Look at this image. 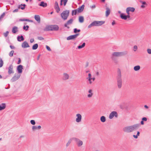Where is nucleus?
<instances>
[{
	"label": "nucleus",
	"mask_w": 151,
	"mask_h": 151,
	"mask_svg": "<svg viewBox=\"0 0 151 151\" xmlns=\"http://www.w3.org/2000/svg\"><path fill=\"white\" fill-rule=\"evenodd\" d=\"M138 127V125L137 124H134L124 127L123 129V130L126 133H131L136 130Z\"/></svg>",
	"instance_id": "1"
},
{
	"label": "nucleus",
	"mask_w": 151,
	"mask_h": 151,
	"mask_svg": "<svg viewBox=\"0 0 151 151\" xmlns=\"http://www.w3.org/2000/svg\"><path fill=\"white\" fill-rule=\"evenodd\" d=\"M59 27L57 25H52L47 26L44 29L45 31H57L58 30Z\"/></svg>",
	"instance_id": "2"
},
{
	"label": "nucleus",
	"mask_w": 151,
	"mask_h": 151,
	"mask_svg": "<svg viewBox=\"0 0 151 151\" xmlns=\"http://www.w3.org/2000/svg\"><path fill=\"white\" fill-rule=\"evenodd\" d=\"M86 79L88 84L89 85H91L95 81L96 78L94 76H92L91 73H89Z\"/></svg>",
	"instance_id": "3"
},
{
	"label": "nucleus",
	"mask_w": 151,
	"mask_h": 151,
	"mask_svg": "<svg viewBox=\"0 0 151 151\" xmlns=\"http://www.w3.org/2000/svg\"><path fill=\"white\" fill-rule=\"evenodd\" d=\"M105 22L104 21H95L89 25L88 27L90 28L92 26H99L101 25Z\"/></svg>",
	"instance_id": "4"
},
{
	"label": "nucleus",
	"mask_w": 151,
	"mask_h": 151,
	"mask_svg": "<svg viewBox=\"0 0 151 151\" xmlns=\"http://www.w3.org/2000/svg\"><path fill=\"white\" fill-rule=\"evenodd\" d=\"M69 10H66L63 11L61 14V16L62 18L64 20L67 19L69 15Z\"/></svg>",
	"instance_id": "5"
},
{
	"label": "nucleus",
	"mask_w": 151,
	"mask_h": 151,
	"mask_svg": "<svg viewBox=\"0 0 151 151\" xmlns=\"http://www.w3.org/2000/svg\"><path fill=\"white\" fill-rule=\"evenodd\" d=\"M73 140L75 141L76 144L78 147H81L83 144V142L78 138L74 137L72 138Z\"/></svg>",
	"instance_id": "6"
},
{
	"label": "nucleus",
	"mask_w": 151,
	"mask_h": 151,
	"mask_svg": "<svg viewBox=\"0 0 151 151\" xmlns=\"http://www.w3.org/2000/svg\"><path fill=\"white\" fill-rule=\"evenodd\" d=\"M124 53L123 52H114L112 54V57H119L123 56L124 55Z\"/></svg>",
	"instance_id": "7"
},
{
	"label": "nucleus",
	"mask_w": 151,
	"mask_h": 151,
	"mask_svg": "<svg viewBox=\"0 0 151 151\" xmlns=\"http://www.w3.org/2000/svg\"><path fill=\"white\" fill-rule=\"evenodd\" d=\"M20 76V74L15 73L14 76L11 79V81L12 82H14L18 80Z\"/></svg>",
	"instance_id": "8"
},
{
	"label": "nucleus",
	"mask_w": 151,
	"mask_h": 151,
	"mask_svg": "<svg viewBox=\"0 0 151 151\" xmlns=\"http://www.w3.org/2000/svg\"><path fill=\"white\" fill-rule=\"evenodd\" d=\"M117 116L118 115L117 113L115 111H113L110 114L109 118L110 119H112L114 116L117 117Z\"/></svg>",
	"instance_id": "9"
},
{
	"label": "nucleus",
	"mask_w": 151,
	"mask_h": 151,
	"mask_svg": "<svg viewBox=\"0 0 151 151\" xmlns=\"http://www.w3.org/2000/svg\"><path fill=\"white\" fill-rule=\"evenodd\" d=\"M73 19L72 18L70 19L69 20H68L66 23L64 24V27H67L68 29L69 28V27L68 26V25L71 24L73 22Z\"/></svg>",
	"instance_id": "10"
},
{
	"label": "nucleus",
	"mask_w": 151,
	"mask_h": 151,
	"mask_svg": "<svg viewBox=\"0 0 151 151\" xmlns=\"http://www.w3.org/2000/svg\"><path fill=\"white\" fill-rule=\"evenodd\" d=\"M120 16L122 19L125 20H127V19H129L130 18V16L129 15H126L124 13L123 14H121Z\"/></svg>",
	"instance_id": "11"
},
{
	"label": "nucleus",
	"mask_w": 151,
	"mask_h": 151,
	"mask_svg": "<svg viewBox=\"0 0 151 151\" xmlns=\"http://www.w3.org/2000/svg\"><path fill=\"white\" fill-rule=\"evenodd\" d=\"M121 77V75L120 74V78L118 79L117 81V86L118 88H120L122 87V80Z\"/></svg>",
	"instance_id": "12"
},
{
	"label": "nucleus",
	"mask_w": 151,
	"mask_h": 151,
	"mask_svg": "<svg viewBox=\"0 0 151 151\" xmlns=\"http://www.w3.org/2000/svg\"><path fill=\"white\" fill-rule=\"evenodd\" d=\"M135 9L133 7H128L126 9V12L127 14L129 15V12H134V11Z\"/></svg>",
	"instance_id": "13"
},
{
	"label": "nucleus",
	"mask_w": 151,
	"mask_h": 151,
	"mask_svg": "<svg viewBox=\"0 0 151 151\" xmlns=\"http://www.w3.org/2000/svg\"><path fill=\"white\" fill-rule=\"evenodd\" d=\"M13 66L12 64L10 65L8 67V73L10 75L12 73H14V71L13 70Z\"/></svg>",
	"instance_id": "14"
},
{
	"label": "nucleus",
	"mask_w": 151,
	"mask_h": 151,
	"mask_svg": "<svg viewBox=\"0 0 151 151\" xmlns=\"http://www.w3.org/2000/svg\"><path fill=\"white\" fill-rule=\"evenodd\" d=\"M23 66L21 65H18L17 67V71L19 73H21L22 72Z\"/></svg>",
	"instance_id": "15"
},
{
	"label": "nucleus",
	"mask_w": 151,
	"mask_h": 151,
	"mask_svg": "<svg viewBox=\"0 0 151 151\" xmlns=\"http://www.w3.org/2000/svg\"><path fill=\"white\" fill-rule=\"evenodd\" d=\"M79 35V34H76L75 35H70L67 37V40H70L74 39L78 35Z\"/></svg>",
	"instance_id": "16"
},
{
	"label": "nucleus",
	"mask_w": 151,
	"mask_h": 151,
	"mask_svg": "<svg viewBox=\"0 0 151 151\" xmlns=\"http://www.w3.org/2000/svg\"><path fill=\"white\" fill-rule=\"evenodd\" d=\"M93 95V90L91 89H89L87 92V97L88 98H91Z\"/></svg>",
	"instance_id": "17"
},
{
	"label": "nucleus",
	"mask_w": 151,
	"mask_h": 151,
	"mask_svg": "<svg viewBox=\"0 0 151 151\" xmlns=\"http://www.w3.org/2000/svg\"><path fill=\"white\" fill-rule=\"evenodd\" d=\"M54 8L56 10L57 13H58L60 11V9L59 7L58 3L57 1H55V3Z\"/></svg>",
	"instance_id": "18"
},
{
	"label": "nucleus",
	"mask_w": 151,
	"mask_h": 151,
	"mask_svg": "<svg viewBox=\"0 0 151 151\" xmlns=\"http://www.w3.org/2000/svg\"><path fill=\"white\" fill-rule=\"evenodd\" d=\"M22 47L23 48H25L29 47L28 43L26 41L24 42L22 44Z\"/></svg>",
	"instance_id": "19"
},
{
	"label": "nucleus",
	"mask_w": 151,
	"mask_h": 151,
	"mask_svg": "<svg viewBox=\"0 0 151 151\" xmlns=\"http://www.w3.org/2000/svg\"><path fill=\"white\" fill-rule=\"evenodd\" d=\"M76 116L77 118L76 119V121L77 122H79L81 121L82 116L79 114H76Z\"/></svg>",
	"instance_id": "20"
},
{
	"label": "nucleus",
	"mask_w": 151,
	"mask_h": 151,
	"mask_svg": "<svg viewBox=\"0 0 151 151\" xmlns=\"http://www.w3.org/2000/svg\"><path fill=\"white\" fill-rule=\"evenodd\" d=\"M140 2L142 4V5L141 6V7L143 9L145 8L147 5V4L145 1H140Z\"/></svg>",
	"instance_id": "21"
},
{
	"label": "nucleus",
	"mask_w": 151,
	"mask_h": 151,
	"mask_svg": "<svg viewBox=\"0 0 151 151\" xmlns=\"http://www.w3.org/2000/svg\"><path fill=\"white\" fill-rule=\"evenodd\" d=\"M39 5L43 7H45L47 6V3L43 1H42L39 4Z\"/></svg>",
	"instance_id": "22"
},
{
	"label": "nucleus",
	"mask_w": 151,
	"mask_h": 151,
	"mask_svg": "<svg viewBox=\"0 0 151 151\" xmlns=\"http://www.w3.org/2000/svg\"><path fill=\"white\" fill-rule=\"evenodd\" d=\"M18 31V28L16 26H14L12 28V32L13 34H15Z\"/></svg>",
	"instance_id": "23"
},
{
	"label": "nucleus",
	"mask_w": 151,
	"mask_h": 151,
	"mask_svg": "<svg viewBox=\"0 0 151 151\" xmlns=\"http://www.w3.org/2000/svg\"><path fill=\"white\" fill-rule=\"evenodd\" d=\"M84 4L82 5L80 7L78 8V9H77L78 12L79 13H81L82 12L84 8Z\"/></svg>",
	"instance_id": "24"
},
{
	"label": "nucleus",
	"mask_w": 151,
	"mask_h": 151,
	"mask_svg": "<svg viewBox=\"0 0 151 151\" xmlns=\"http://www.w3.org/2000/svg\"><path fill=\"white\" fill-rule=\"evenodd\" d=\"M35 20L38 23L40 22V16L38 15H35Z\"/></svg>",
	"instance_id": "25"
},
{
	"label": "nucleus",
	"mask_w": 151,
	"mask_h": 151,
	"mask_svg": "<svg viewBox=\"0 0 151 151\" xmlns=\"http://www.w3.org/2000/svg\"><path fill=\"white\" fill-rule=\"evenodd\" d=\"M17 40L18 41L21 42L23 41L24 38L23 36L21 35L20 36H18L17 37Z\"/></svg>",
	"instance_id": "26"
},
{
	"label": "nucleus",
	"mask_w": 151,
	"mask_h": 151,
	"mask_svg": "<svg viewBox=\"0 0 151 151\" xmlns=\"http://www.w3.org/2000/svg\"><path fill=\"white\" fill-rule=\"evenodd\" d=\"M69 76L67 73H64L63 74V79L66 80L69 78Z\"/></svg>",
	"instance_id": "27"
},
{
	"label": "nucleus",
	"mask_w": 151,
	"mask_h": 151,
	"mask_svg": "<svg viewBox=\"0 0 151 151\" xmlns=\"http://www.w3.org/2000/svg\"><path fill=\"white\" fill-rule=\"evenodd\" d=\"M106 17H107L110 13V10L109 8L107 7L106 8Z\"/></svg>",
	"instance_id": "28"
},
{
	"label": "nucleus",
	"mask_w": 151,
	"mask_h": 151,
	"mask_svg": "<svg viewBox=\"0 0 151 151\" xmlns=\"http://www.w3.org/2000/svg\"><path fill=\"white\" fill-rule=\"evenodd\" d=\"M6 107V104L2 103L0 105V111L4 109Z\"/></svg>",
	"instance_id": "29"
},
{
	"label": "nucleus",
	"mask_w": 151,
	"mask_h": 151,
	"mask_svg": "<svg viewBox=\"0 0 151 151\" xmlns=\"http://www.w3.org/2000/svg\"><path fill=\"white\" fill-rule=\"evenodd\" d=\"M85 46V42H84L82 44V45L78 46L77 47L76 49H81L82 48H83V47H84Z\"/></svg>",
	"instance_id": "30"
},
{
	"label": "nucleus",
	"mask_w": 151,
	"mask_h": 151,
	"mask_svg": "<svg viewBox=\"0 0 151 151\" xmlns=\"http://www.w3.org/2000/svg\"><path fill=\"white\" fill-rule=\"evenodd\" d=\"M19 21H26L30 22H32V21L31 20H29L28 19H19Z\"/></svg>",
	"instance_id": "31"
},
{
	"label": "nucleus",
	"mask_w": 151,
	"mask_h": 151,
	"mask_svg": "<svg viewBox=\"0 0 151 151\" xmlns=\"http://www.w3.org/2000/svg\"><path fill=\"white\" fill-rule=\"evenodd\" d=\"M140 68V67L139 65H137L134 67V70L135 71L139 70Z\"/></svg>",
	"instance_id": "32"
},
{
	"label": "nucleus",
	"mask_w": 151,
	"mask_h": 151,
	"mask_svg": "<svg viewBox=\"0 0 151 151\" xmlns=\"http://www.w3.org/2000/svg\"><path fill=\"white\" fill-rule=\"evenodd\" d=\"M63 4H64V6H65L67 1H68V0H60V5H63Z\"/></svg>",
	"instance_id": "33"
},
{
	"label": "nucleus",
	"mask_w": 151,
	"mask_h": 151,
	"mask_svg": "<svg viewBox=\"0 0 151 151\" xmlns=\"http://www.w3.org/2000/svg\"><path fill=\"white\" fill-rule=\"evenodd\" d=\"M84 21V18L82 16H80L79 17V22L81 23H82Z\"/></svg>",
	"instance_id": "34"
},
{
	"label": "nucleus",
	"mask_w": 151,
	"mask_h": 151,
	"mask_svg": "<svg viewBox=\"0 0 151 151\" xmlns=\"http://www.w3.org/2000/svg\"><path fill=\"white\" fill-rule=\"evenodd\" d=\"M38 47V45L36 43L34 45L32 46V49L33 50H35L37 49Z\"/></svg>",
	"instance_id": "35"
},
{
	"label": "nucleus",
	"mask_w": 151,
	"mask_h": 151,
	"mask_svg": "<svg viewBox=\"0 0 151 151\" xmlns=\"http://www.w3.org/2000/svg\"><path fill=\"white\" fill-rule=\"evenodd\" d=\"M100 120L102 122H104L106 121V118L104 116H102L100 118Z\"/></svg>",
	"instance_id": "36"
},
{
	"label": "nucleus",
	"mask_w": 151,
	"mask_h": 151,
	"mask_svg": "<svg viewBox=\"0 0 151 151\" xmlns=\"http://www.w3.org/2000/svg\"><path fill=\"white\" fill-rule=\"evenodd\" d=\"M74 13V15H76L77 14V13H78V11L77 9L73 10L72 11V15H73V14Z\"/></svg>",
	"instance_id": "37"
},
{
	"label": "nucleus",
	"mask_w": 151,
	"mask_h": 151,
	"mask_svg": "<svg viewBox=\"0 0 151 151\" xmlns=\"http://www.w3.org/2000/svg\"><path fill=\"white\" fill-rule=\"evenodd\" d=\"M139 134H140V132L139 131H138L137 132V134L136 135H133V137H134L135 139H137L138 137V136H139Z\"/></svg>",
	"instance_id": "38"
},
{
	"label": "nucleus",
	"mask_w": 151,
	"mask_h": 151,
	"mask_svg": "<svg viewBox=\"0 0 151 151\" xmlns=\"http://www.w3.org/2000/svg\"><path fill=\"white\" fill-rule=\"evenodd\" d=\"M4 62L2 59L0 58V68H1L3 65Z\"/></svg>",
	"instance_id": "39"
},
{
	"label": "nucleus",
	"mask_w": 151,
	"mask_h": 151,
	"mask_svg": "<svg viewBox=\"0 0 151 151\" xmlns=\"http://www.w3.org/2000/svg\"><path fill=\"white\" fill-rule=\"evenodd\" d=\"M72 140H73V139H72V138H70L68 141L67 143L66 144V147H68L69 145L70 144V143H71V141Z\"/></svg>",
	"instance_id": "40"
},
{
	"label": "nucleus",
	"mask_w": 151,
	"mask_h": 151,
	"mask_svg": "<svg viewBox=\"0 0 151 151\" xmlns=\"http://www.w3.org/2000/svg\"><path fill=\"white\" fill-rule=\"evenodd\" d=\"M74 32L75 33H76L78 32H80L81 30L80 29H78L77 28H75L73 29Z\"/></svg>",
	"instance_id": "41"
},
{
	"label": "nucleus",
	"mask_w": 151,
	"mask_h": 151,
	"mask_svg": "<svg viewBox=\"0 0 151 151\" xmlns=\"http://www.w3.org/2000/svg\"><path fill=\"white\" fill-rule=\"evenodd\" d=\"M14 51L13 50H12L9 53V55L10 57H12L13 56V53H14Z\"/></svg>",
	"instance_id": "42"
},
{
	"label": "nucleus",
	"mask_w": 151,
	"mask_h": 151,
	"mask_svg": "<svg viewBox=\"0 0 151 151\" xmlns=\"http://www.w3.org/2000/svg\"><path fill=\"white\" fill-rule=\"evenodd\" d=\"M5 13L4 12L0 16V18L2 20V19L5 16Z\"/></svg>",
	"instance_id": "43"
},
{
	"label": "nucleus",
	"mask_w": 151,
	"mask_h": 151,
	"mask_svg": "<svg viewBox=\"0 0 151 151\" xmlns=\"http://www.w3.org/2000/svg\"><path fill=\"white\" fill-rule=\"evenodd\" d=\"M21 6H23V7H21V9H22V10H24V9L25 8V7L26 6V5L24 4H21Z\"/></svg>",
	"instance_id": "44"
},
{
	"label": "nucleus",
	"mask_w": 151,
	"mask_h": 151,
	"mask_svg": "<svg viewBox=\"0 0 151 151\" xmlns=\"http://www.w3.org/2000/svg\"><path fill=\"white\" fill-rule=\"evenodd\" d=\"M137 45H134L133 47V50L135 52L137 51Z\"/></svg>",
	"instance_id": "45"
},
{
	"label": "nucleus",
	"mask_w": 151,
	"mask_h": 151,
	"mask_svg": "<svg viewBox=\"0 0 151 151\" xmlns=\"http://www.w3.org/2000/svg\"><path fill=\"white\" fill-rule=\"evenodd\" d=\"M30 123L33 125H34L35 124V122L34 120H32L30 121Z\"/></svg>",
	"instance_id": "46"
},
{
	"label": "nucleus",
	"mask_w": 151,
	"mask_h": 151,
	"mask_svg": "<svg viewBox=\"0 0 151 151\" xmlns=\"http://www.w3.org/2000/svg\"><path fill=\"white\" fill-rule=\"evenodd\" d=\"M37 129V127L35 126H33L32 127V130L33 131H34L35 129Z\"/></svg>",
	"instance_id": "47"
},
{
	"label": "nucleus",
	"mask_w": 151,
	"mask_h": 151,
	"mask_svg": "<svg viewBox=\"0 0 151 151\" xmlns=\"http://www.w3.org/2000/svg\"><path fill=\"white\" fill-rule=\"evenodd\" d=\"M9 33V32L8 31H6L5 33H4V36L5 37H7Z\"/></svg>",
	"instance_id": "48"
},
{
	"label": "nucleus",
	"mask_w": 151,
	"mask_h": 151,
	"mask_svg": "<svg viewBox=\"0 0 151 151\" xmlns=\"http://www.w3.org/2000/svg\"><path fill=\"white\" fill-rule=\"evenodd\" d=\"M46 48L49 51H51V49L50 48V47L47 45H46Z\"/></svg>",
	"instance_id": "49"
},
{
	"label": "nucleus",
	"mask_w": 151,
	"mask_h": 151,
	"mask_svg": "<svg viewBox=\"0 0 151 151\" xmlns=\"http://www.w3.org/2000/svg\"><path fill=\"white\" fill-rule=\"evenodd\" d=\"M37 39L40 40H42L44 39V38L42 37H37Z\"/></svg>",
	"instance_id": "50"
},
{
	"label": "nucleus",
	"mask_w": 151,
	"mask_h": 151,
	"mask_svg": "<svg viewBox=\"0 0 151 151\" xmlns=\"http://www.w3.org/2000/svg\"><path fill=\"white\" fill-rule=\"evenodd\" d=\"M147 51L148 53L149 54H151V49H147Z\"/></svg>",
	"instance_id": "51"
},
{
	"label": "nucleus",
	"mask_w": 151,
	"mask_h": 151,
	"mask_svg": "<svg viewBox=\"0 0 151 151\" xmlns=\"http://www.w3.org/2000/svg\"><path fill=\"white\" fill-rule=\"evenodd\" d=\"M147 120V119L146 117H144L142 119V120L144 121H146Z\"/></svg>",
	"instance_id": "52"
},
{
	"label": "nucleus",
	"mask_w": 151,
	"mask_h": 151,
	"mask_svg": "<svg viewBox=\"0 0 151 151\" xmlns=\"http://www.w3.org/2000/svg\"><path fill=\"white\" fill-rule=\"evenodd\" d=\"M89 62L88 61H87L86 63V67H88L89 66Z\"/></svg>",
	"instance_id": "53"
},
{
	"label": "nucleus",
	"mask_w": 151,
	"mask_h": 151,
	"mask_svg": "<svg viewBox=\"0 0 151 151\" xmlns=\"http://www.w3.org/2000/svg\"><path fill=\"white\" fill-rule=\"evenodd\" d=\"M21 63V59L20 58H18V60L17 63V64H19Z\"/></svg>",
	"instance_id": "54"
},
{
	"label": "nucleus",
	"mask_w": 151,
	"mask_h": 151,
	"mask_svg": "<svg viewBox=\"0 0 151 151\" xmlns=\"http://www.w3.org/2000/svg\"><path fill=\"white\" fill-rule=\"evenodd\" d=\"M34 41V39L33 38H31L30 39V43H32Z\"/></svg>",
	"instance_id": "55"
},
{
	"label": "nucleus",
	"mask_w": 151,
	"mask_h": 151,
	"mask_svg": "<svg viewBox=\"0 0 151 151\" xmlns=\"http://www.w3.org/2000/svg\"><path fill=\"white\" fill-rule=\"evenodd\" d=\"M18 9H17L14 10L13 11V13H15V12H18Z\"/></svg>",
	"instance_id": "56"
},
{
	"label": "nucleus",
	"mask_w": 151,
	"mask_h": 151,
	"mask_svg": "<svg viewBox=\"0 0 151 151\" xmlns=\"http://www.w3.org/2000/svg\"><path fill=\"white\" fill-rule=\"evenodd\" d=\"M10 47L12 49H14L15 48V47L14 46L11 45L10 46Z\"/></svg>",
	"instance_id": "57"
},
{
	"label": "nucleus",
	"mask_w": 151,
	"mask_h": 151,
	"mask_svg": "<svg viewBox=\"0 0 151 151\" xmlns=\"http://www.w3.org/2000/svg\"><path fill=\"white\" fill-rule=\"evenodd\" d=\"M26 31L28 30L29 27V26L28 25H27L26 26Z\"/></svg>",
	"instance_id": "58"
},
{
	"label": "nucleus",
	"mask_w": 151,
	"mask_h": 151,
	"mask_svg": "<svg viewBox=\"0 0 151 151\" xmlns=\"http://www.w3.org/2000/svg\"><path fill=\"white\" fill-rule=\"evenodd\" d=\"M37 129H40L41 128V126L40 125H39L37 127Z\"/></svg>",
	"instance_id": "59"
},
{
	"label": "nucleus",
	"mask_w": 151,
	"mask_h": 151,
	"mask_svg": "<svg viewBox=\"0 0 151 151\" xmlns=\"http://www.w3.org/2000/svg\"><path fill=\"white\" fill-rule=\"evenodd\" d=\"M40 55H39L38 56H37V60H39V59H40Z\"/></svg>",
	"instance_id": "60"
},
{
	"label": "nucleus",
	"mask_w": 151,
	"mask_h": 151,
	"mask_svg": "<svg viewBox=\"0 0 151 151\" xmlns=\"http://www.w3.org/2000/svg\"><path fill=\"white\" fill-rule=\"evenodd\" d=\"M140 123L142 125H143L144 124V122L142 120L141 121Z\"/></svg>",
	"instance_id": "61"
},
{
	"label": "nucleus",
	"mask_w": 151,
	"mask_h": 151,
	"mask_svg": "<svg viewBox=\"0 0 151 151\" xmlns=\"http://www.w3.org/2000/svg\"><path fill=\"white\" fill-rule=\"evenodd\" d=\"M115 24V21H113L112 22V25H114Z\"/></svg>",
	"instance_id": "62"
},
{
	"label": "nucleus",
	"mask_w": 151,
	"mask_h": 151,
	"mask_svg": "<svg viewBox=\"0 0 151 151\" xmlns=\"http://www.w3.org/2000/svg\"><path fill=\"white\" fill-rule=\"evenodd\" d=\"M23 29L24 30H25L26 31V26L25 25H24L23 26Z\"/></svg>",
	"instance_id": "63"
},
{
	"label": "nucleus",
	"mask_w": 151,
	"mask_h": 151,
	"mask_svg": "<svg viewBox=\"0 0 151 151\" xmlns=\"http://www.w3.org/2000/svg\"><path fill=\"white\" fill-rule=\"evenodd\" d=\"M144 107H145V108H146V109H148V107L147 105H145V106H144Z\"/></svg>",
	"instance_id": "64"
}]
</instances>
